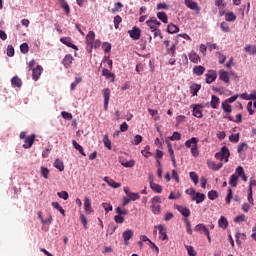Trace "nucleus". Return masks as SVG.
I'll return each instance as SVG.
<instances>
[{
    "mask_svg": "<svg viewBox=\"0 0 256 256\" xmlns=\"http://www.w3.org/2000/svg\"><path fill=\"white\" fill-rule=\"evenodd\" d=\"M184 3L188 9H191L192 11H196V13H201V7H199V4L193 0H184Z\"/></svg>",
    "mask_w": 256,
    "mask_h": 256,
    "instance_id": "3",
    "label": "nucleus"
},
{
    "mask_svg": "<svg viewBox=\"0 0 256 256\" xmlns=\"http://www.w3.org/2000/svg\"><path fill=\"white\" fill-rule=\"evenodd\" d=\"M220 29H222L224 33H229V31H231V29L229 28V24H227L226 22H222L220 24Z\"/></svg>",
    "mask_w": 256,
    "mask_h": 256,
    "instance_id": "60",
    "label": "nucleus"
},
{
    "mask_svg": "<svg viewBox=\"0 0 256 256\" xmlns=\"http://www.w3.org/2000/svg\"><path fill=\"white\" fill-rule=\"evenodd\" d=\"M102 49H103L104 53H111V43H109V42L103 43Z\"/></svg>",
    "mask_w": 256,
    "mask_h": 256,
    "instance_id": "57",
    "label": "nucleus"
},
{
    "mask_svg": "<svg viewBox=\"0 0 256 256\" xmlns=\"http://www.w3.org/2000/svg\"><path fill=\"white\" fill-rule=\"evenodd\" d=\"M224 119H229V121H233L234 123H241L243 121V115L237 114L236 119L234 120L233 116H231L230 114H225Z\"/></svg>",
    "mask_w": 256,
    "mask_h": 256,
    "instance_id": "28",
    "label": "nucleus"
},
{
    "mask_svg": "<svg viewBox=\"0 0 256 256\" xmlns=\"http://www.w3.org/2000/svg\"><path fill=\"white\" fill-rule=\"evenodd\" d=\"M185 249L189 256H197V252H195V248H193V246L186 245Z\"/></svg>",
    "mask_w": 256,
    "mask_h": 256,
    "instance_id": "49",
    "label": "nucleus"
},
{
    "mask_svg": "<svg viewBox=\"0 0 256 256\" xmlns=\"http://www.w3.org/2000/svg\"><path fill=\"white\" fill-rule=\"evenodd\" d=\"M74 58L71 56V54L66 55L64 59L62 60V64L66 69H69L71 65H73Z\"/></svg>",
    "mask_w": 256,
    "mask_h": 256,
    "instance_id": "16",
    "label": "nucleus"
},
{
    "mask_svg": "<svg viewBox=\"0 0 256 256\" xmlns=\"http://www.w3.org/2000/svg\"><path fill=\"white\" fill-rule=\"evenodd\" d=\"M61 43H63V45H66L67 47H70L71 49H75V51H77L79 48H77V46L75 44H72L71 42V38L69 37H62L60 39Z\"/></svg>",
    "mask_w": 256,
    "mask_h": 256,
    "instance_id": "17",
    "label": "nucleus"
},
{
    "mask_svg": "<svg viewBox=\"0 0 256 256\" xmlns=\"http://www.w3.org/2000/svg\"><path fill=\"white\" fill-rule=\"evenodd\" d=\"M61 115L63 117V119H68V121H71V119H73V114L66 112V111H62Z\"/></svg>",
    "mask_w": 256,
    "mask_h": 256,
    "instance_id": "64",
    "label": "nucleus"
},
{
    "mask_svg": "<svg viewBox=\"0 0 256 256\" xmlns=\"http://www.w3.org/2000/svg\"><path fill=\"white\" fill-rule=\"evenodd\" d=\"M146 24L148 25V27L151 30H153V29H157V27H159L161 25V22H159V20H157V18L152 17L146 21Z\"/></svg>",
    "mask_w": 256,
    "mask_h": 256,
    "instance_id": "12",
    "label": "nucleus"
},
{
    "mask_svg": "<svg viewBox=\"0 0 256 256\" xmlns=\"http://www.w3.org/2000/svg\"><path fill=\"white\" fill-rule=\"evenodd\" d=\"M238 179H239V176H237V174L231 175L229 179V185H231V187H237Z\"/></svg>",
    "mask_w": 256,
    "mask_h": 256,
    "instance_id": "44",
    "label": "nucleus"
},
{
    "mask_svg": "<svg viewBox=\"0 0 256 256\" xmlns=\"http://www.w3.org/2000/svg\"><path fill=\"white\" fill-rule=\"evenodd\" d=\"M191 143H193L192 147H191ZM185 147L190 149L191 155L193 157H199V138L192 137V138L188 139L185 142Z\"/></svg>",
    "mask_w": 256,
    "mask_h": 256,
    "instance_id": "1",
    "label": "nucleus"
},
{
    "mask_svg": "<svg viewBox=\"0 0 256 256\" xmlns=\"http://www.w3.org/2000/svg\"><path fill=\"white\" fill-rule=\"evenodd\" d=\"M157 17L162 23H168L169 22V17L167 16V13L165 12H158Z\"/></svg>",
    "mask_w": 256,
    "mask_h": 256,
    "instance_id": "40",
    "label": "nucleus"
},
{
    "mask_svg": "<svg viewBox=\"0 0 256 256\" xmlns=\"http://www.w3.org/2000/svg\"><path fill=\"white\" fill-rule=\"evenodd\" d=\"M95 41V32L94 31H89L88 34L86 35V45L87 49L91 46V44Z\"/></svg>",
    "mask_w": 256,
    "mask_h": 256,
    "instance_id": "19",
    "label": "nucleus"
},
{
    "mask_svg": "<svg viewBox=\"0 0 256 256\" xmlns=\"http://www.w3.org/2000/svg\"><path fill=\"white\" fill-rule=\"evenodd\" d=\"M104 181L107 183V185H109V187H112V189H119V187H121V183L115 182V180L109 178L108 176L104 178Z\"/></svg>",
    "mask_w": 256,
    "mask_h": 256,
    "instance_id": "15",
    "label": "nucleus"
},
{
    "mask_svg": "<svg viewBox=\"0 0 256 256\" xmlns=\"http://www.w3.org/2000/svg\"><path fill=\"white\" fill-rule=\"evenodd\" d=\"M239 133L237 134H232L229 136V141H231V143H239Z\"/></svg>",
    "mask_w": 256,
    "mask_h": 256,
    "instance_id": "54",
    "label": "nucleus"
},
{
    "mask_svg": "<svg viewBox=\"0 0 256 256\" xmlns=\"http://www.w3.org/2000/svg\"><path fill=\"white\" fill-rule=\"evenodd\" d=\"M224 113H226V115H229V113H231L233 111V108L231 107V105L226 102V100L224 102H222V105H221Z\"/></svg>",
    "mask_w": 256,
    "mask_h": 256,
    "instance_id": "36",
    "label": "nucleus"
},
{
    "mask_svg": "<svg viewBox=\"0 0 256 256\" xmlns=\"http://www.w3.org/2000/svg\"><path fill=\"white\" fill-rule=\"evenodd\" d=\"M72 145H73L74 149H76V151H79V153L83 155V157H87V154L83 150V146H81L75 140H72Z\"/></svg>",
    "mask_w": 256,
    "mask_h": 256,
    "instance_id": "32",
    "label": "nucleus"
},
{
    "mask_svg": "<svg viewBox=\"0 0 256 256\" xmlns=\"http://www.w3.org/2000/svg\"><path fill=\"white\" fill-rule=\"evenodd\" d=\"M248 201L250 205H255V203L253 202V187H251V185L249 186L248 190Z\"/></svg>",
    "mask_w": 256,
    "mask_h": 256,
    "instance_id": "52",
    "label": "nucleus"
},
{
    "mask_svg": "<svg viewBox=\"0 0 256 256\" xmlns=\"http://www.w3.org/2000/svg\"><path fill=\"white\" fill-rule=\"evenodd\" d=\"M150 189H152V191H154V193H162L163 191V187H161V185L150 181Z\"/></svg>",
    "mask_w": 256,
    "mask_h": 256,
    "instance_id": "31",
    "label": "nucleus"
},
{
    "mask_svg": "<svg viewBox=\"0 0 256 256\" xmlns=\"http://www.w3.org/2000/svg\"><path fill=\"white\" fill-rule=\"evenodd\" d=\"M192 107H193L192 113L194 117H197V119H201L203 117V110H201L203 109V106H201V104H194L192 105Z\"/></svg>",
    "mask_w": 256,
    "mask_h": 256,
    "instance_id": "8",
    "label": "nucleus"
},
{
    "mask_svg": "<svg viewBox=\"0 0 256 256\" xmlns=\"http://www.w3.org/2000/svg\"><path fill=\"white\" fill-rule=\"evenodd\" d=\"M201 91V84L193 83L190 86V93L192 94V97H197V93Z\"/></svg>",
    "mask_w": 256,
    "mask_h": 256,
    "instance_id": "23",
    "label": "nucleus"
},
{
    "mask_svg": "<svg viewBox=\"0 0 256 256\" xmlns=\"http://www.w3.org/2000/svg\"><path fill=\"white\" fill-rule=\"evenodd\" d=\"M166 53L175 57V55H177V42L174 43L170 48L166 49Z\"/></svg>",
    "mask_w": 256,
    "mask_h": 256,
    "instance_id": "41",
    "label": "nucleus"
},
{
    "mask_svg": "<svg viewBox=\"0 0 256 256\" xmlns=\"http://www.w3.org/2000/svg\"><path fill=\"white\" fill-rule=\"evenodd\" d=\"M229 157H231V152L227 146H223L219 152L215 154V158L219 161H225V163H229Z\"/></svg>",
    "mask_w": 256,
    "mask_h": 256,
    "instance_id": "2",
    "label": "nucleus"
},
{
    "mask_svg": "<svg viewBox=\"0 0 256 256\" xmlns=\"http://www.w3.org/2000/svg\"><path fill=\"white\" fill-rule=\"evenodd\" d=\"M128 33L131 39H133L134 41H139V39H141V29L135 26L132 28V30H129Z\"/></svg>",
    "mask_w": 256,
    "mask_h": 256,
    "instance_id": "7",
    "label": "nucleus"
},
{
    "mask_svg": "<svg viewBox=\"0 0 256 256\" xmlns=\"http://www.w3.org/2000/svg\"><path fill=\"white\" fill-rule=\"evenodd\" d=\"M190 179L193 181L194 185H197L199 183V176L197 175L196 172H190Z\"/></svg>",
    "mask_w": 256,
    "mask_h": 256,
    "instance_id": "51",
    "label": "nucleus"
},
{
    "mask_svg": "<svg viewBox=\"0 0 256 256\" xmlns=\"http://www.w3.org/2000/svg\"><path fill=\"white\" fill-rule=\"evenodd\" d=\"M58 197H60V199H64V201H67V199H69V193L67 191H61L57 193Z\"/></svg>",
    "mask_w": 256,
    "mask_h": 256,
    "instance_id": "58",
    "label": "nucleus"
},
{
    "mask_svg": "<svg viewBox=\"0 0 256 256\" xmlns=\"http://www.w3.org/2000/svg\"><path fill=\"white\" fill-rule=\"evenodd\" d=\"M99 47H101V40H94V42H92L89 46L88 49H90V53L93 49H99Z\"/></svg>",
    "mask_w": 256,
    "mask_h": 256,
    "instance_id": "47",
    "label": "nucleus"
},
{
    "mask_svg": "<svg viewBox=\"0 0 256 256\" xmlns=\"http://www.w3.org/2000/svg\"><path fill=\"white\" fill-rule=\"evenodd\" d=\"M102 76L106 77L111 83H115V73L109 71V69L103 68L102 69Z\"/></svg>",
    "mask_w": 256,
    "mask_h": 256,
    "instance_id": "11",
    "label": "nucleus"
},
{
    "mask_svg": "<svg viewBox=\"0 0 256 256\" xmlns=\"http://www.w3.org/2000/svg\"><path fill=\"white\" fill-rule=\"evenodd\" d=\"M150 149L151 146L146 145L144 149L141 151V154L143 155V157H146V159H149V157L153 156V153H151Z\"/></svg>",
    "mask_w": 256,
    "mask_h": 256,
    "instance_id": "37",
    "label": "nucleus"
},
{
    "mask_svg": "<svg viewBox=\"0 0 256 256\" xmlns=\"http://www.w3.org/2000/svg\"><path fill=\"white\" fill-rule=\"evenodd\" d=\"M192 201H196L198 205L199 203H203L205 201V194L196 192L194 196H192Z\"/></svg>",
    "mask_w": 256,
    "mask_h": 256,
    "instance_id": "22",
    "label": "nucleus"
},
{
    "mask_svg": "<svg viewBox=\"0 0 256 256\" xmlns=\"http://www.w3.org/2000/svg\"><path fill=\"white\" fill-rule=\"evenodd\" d=\"M175 209H177V211H179V213H181V215L183 217H190L191 216V210H189V208L185 207V206H181V205H176Z\"/></svg>",
    "mask_w": 256,
    "mask_h": 256,
    "instance_id": "10",
    "label": "nucleus"
},
{
    "mask_svg": "<svg viewBox=\"0 0 256 256\" xmlns=\"http://www.w3.org/2000/svg\"><path fill=\"white\" fill-rule=\"evenodd\" d=\"M60 3V7H62V9H64L66 15H69V13H71V8L69 7V4L67 3V1L65 0H58Z\"/></svg>",
    "mask_w": 256,
    "mask_h": 256,
    "instance_id": "35",
    "label": "nucleus"
},
{
    "mask_svg": "<svg viewBox=\"0 0 256 256\" xmlns=\"http://www.w3.org/2000/svg\"><path fill=\"white\" fill-rule=\"evenodd\" d=\"M102 95L104 97V109L107 111L109 108V99H111V90L109 88L103 89Z\"/></svg>",
    "mask_w": 256,
    "mask_h": 256,
    "instance_id": "5",
    "label": "nucleus"
},
{
    "mask_svg": "<svg viewBox=\"0 0 256 256\" xmlns=\"http://www.w3.org/2000/svg\"><path fill=\"white\" fill-rule=\"evenodd\" d=\"M41 73H43V67L41 65L36 66V68L32 69V79L33 81H39L41 77Z\"/></svg>",
    "mask_w": 256,
    "mask_h": 256,
    "instance_id": "9",
    "label": "nucleus"
},
{
    "mask_svg": "<svg viewBox=\"0 0 256 256\" xmlns=\"http://www.w3.org/2000/svg\"><path fill=\"white\" fill-rule=\"evenodd\" d=\"M128 197H130V201H137L141 199V196L139 195V193H135V192H131Z\"/></svg>",
    "mask_w": 256,
    "mask_h": 256,
    "instance_id": "61",
    "label": "nucleus"
},
{
    "mask_svg": "<svg viewBox=\"0 0 256 256\" xmlns=\"http://www.w3.org/2000/svg\"><path fill=\"white\" fill-rule=\"evenodd\" d=\"M192 71L194 75H196L197 77H201V75L205 73V67L202 65H197V66H194Z\"/></svg>",
    "mask_w": 256,
    "mask_h": 256,
    "instance_id": "25",
    "label": "nucleus"
},
{
    "mask_svg": "<svg viewBox=\"0 0 256 256\" xmlns=\"http://www.w3.org/2000/svg\"><path fill=\"white\" fill-rule=\"evenodd\" d=\"M20 51H21V53H24V54L29 53V44H27V43L21 44Z\"/></svg>",
    "mask_w": 256,
    "mask_h": 256,
    "instance_id": "62",
    "label": "nucleus"
},
{
    "mask_svg": "<svg viewBox=\"0 0 256 256\" xmlns=\"http://www.w3.org/2000/svg\"><path fill=\"white\" fill-rule=\"evenodd\" d=\"M84 210L86 213H93V210L91 209V200L89 197L84 198Z\"/></svg>",
    "mask_w": 256,
    "mask_h": 256,
    "instance_id": "34",
    "label": "nucleus"
},
{
    "mask_svg": "<svg viewBox=\"0 0 256 256\" xmlns=\"http://www.w3.org/2000/svg\"><path fill=\"white\" fill-rule=\"evenodd\" d=\"M35 134H32L30 136H27L24 139L23 149H31L33 147V143H35Z\"/></svg>",
    "mask_w": 256,
    "mask_h": 256,
    "instance_id": "6",
    "label": "nucleus"
},
{
    "mask_svg": "<svg viewBox=\"0 0 256 256\" xmlns=\"http://www.w3.org/2000/svg\"><path fill=\"white\" fill-rule=\"evenodd\" d=\"M237 19V16H235V13L233 12H227L226 15H225V20L226 21H235Z\"/></svg>",
    "mask_w": 256,
    "mask_h": 256,
    "instance_id": "48",
    "label": "nucleus"
},
{
    "mask_svg": "<svg viewBox=\"0 0 256 256\" xmlns=\"http://www.w3.org/2000/svg\"><path fill=\"white\" fill-rule=\"evenodd\" d=\"M167 32L173 35V33H179V28L175 24H169L167 26Z\"/></svg>",
    "mask_w": 256,
    "mask_h": 256,
    "instance_id": "42",
    "label": "nucleus"
},
{
    "mask_svg": "<svg viewBox=\"0 0 256 256\" xmlns=\"http://www.w3.org/2000/svg\"><path fill=\"white\" fill-rule=\"evenodd\" d=\"M219 79L220 81H223L224 83H230L229 80V72L225 70H219Z\"/></svg>",
    "mask_w": 256,
    "mask_h": 256,
    "instance_id": "21",
    "label": "nucleus"
},
{
    "mask_svg": "<svg viewBox=\"0 0 256 256\" xmlns=\"http://www.w3.org/2000/svg\"><path fill=\"white\" fill-rule=\"evenodd\" d=\"M189 57V60L191 61V63H201V57H199V54L198 53H195V52H190V54L188 55Z\"/></svg>",
    "mask_w": 256,
    "mask_h": 256,
    "instance_id": "26",
    "label": "nucleus"
},
{
    "mask_svg": "<svg viewBox=\"0 0 256 256\" xmlns=\"http://www.w3.org/2000/svg\"><path fill=\"white\" fill-rule=\"evenodd\" d=\"M115 212L120 215L121 217H123V215H128L129 214V210L127 209H121V207H117L115 209Z\"/></svg>",
    "mask_w": 256,
    "mask_h": 256,
    "instance_id": "53",
    "label": "nucleus"
},
{
    "mask_svg": "<svg viewBox=\"0 0 256 256\" xmlns=\"http://www.w3.org/2000/svg\"><path fill=\"white\" fill-rule=\"evenodd\" d=\"M208 168L211 169L212 171H219L223 167V163H215L214 161H208L207 162Z\"/></svg>",
    "mask_w": 256,
    "mask_h": 256,
    "instance_id": "20",
    "label": "nucleus"
},
{
    "mask_svg": "<svg viewBox=\"0 0 256 256\" xmlns=\"http://www.w3.org/2000/svg\"><path fill=\"white\" fill-rule=\"evenodd\" d=\"M119 163H121V165L123 167H127V168L135 167V160L127 161L124 158L120 157L119 158Z\"/></svg>",
    "mask_w": 256,
    "mask_h": 256,
    "instance_id": "27",
    "label": "nucleus"
},
{
    "mask_svg": "<svg viewBox=\"0 0 256 256\" xmlns=\"http://www.w3.org/2000/svg\"><path fill=\"white\" fill-rule=\"evenodd\" d=\"M219 197V193L215 190H211L208 192V199H210V201H215V199H217Z\"/></svg>",
    "mask_w": 256,
    "mask_h": 256,
    "instance_id": "46",
    "label": "nucleus"
},
{
    "mask_svg": "<svg viewBox=\"0 0 256 256\" xmlns=\"http://www.w3.org/2000/svg\"><path fill=\"white\" fill-rule=\"evenodd\" d=\"M205 77H206V83L208 85H211V83H214V81H217V71L209 70L208 73L205 74Z\"/></svg>",
    "mask_w": 256,
    "mask_h": 256,
    "instance_id": "4",
    "label": "nucleus"
},
{
    "mask_svg": "<svg viewBox=\"0 0 256 256\" xmlns=\"http://www.w3.org/2000/svg\"><path fill=\"white\" fill-rule=\"evenodd\" d=\"M123 21V18L121 16L117 15L114 17V27L115 29H119V24Z\"/></svg>",
    "mask_w": 256,
    "mask_h": 256,
    "instance_id": "56",
    "label": "nucleus"
},
{
    "mask_svg": "<svg viewBox=\"0 0 256 256\" xmlns=\"http://www.w3.org/2000/svg\"><path fill=\"white\" fill-rule=\"evenodd\" d=\"M218 227H220L221 229H227V227H229V222L227 221V218H225V216H221L218 220Z\"/></svg>",
    "mask_w": 256,
    "mask_h": 256,
    "instance_id": "30",
    "label": "nucleus"
},
{
    "mask_svg": "<svg viewBox=\"0 0 256 256\" xmlns=\"http://www.w3.org/2000/svg\"><path fill=\"white\" fill-rule=\"evenodd\" d=\"M156 227L159 230V234L161 235L160 236L161 240L167 241V239H169V236H167V228L161 224Z\"/></svg>",
    "mask_w": 256,
    "mask_h": 256,
    "instance_id": "13",
    "label": "nucleus"
},
{
    "mask_svg": "<svg viewBox=\"0 0 256 256\" xmlns=\"http://www.w3.org/2000/svg\"><path fill=\"white\" fill-rule=\"evenodd\" d=\"M52 207H54V209L59 211V213H61V215L65 217V209H63V207L59 204V202H52Z\"/></svg>",
    "mask_w": 256,
    "mask_h": 256,
    "instance_id": "43",
    "label": "nucleus"
},
{
    "mask_svg": "<svg viewBox=\"0 0 256 256\" xmlns=\"http://www.w3.org/2000/svg\"><path fill=\"white\" fill-rule=\"evenodd\" d=\"M103 143H104V147H106V149H109V151H111V140H109V136L107 135L104 136Z\"/></svg>",
    "mask_w": 256,
    "mask_h": 256,
    "instance_id": "50",
    "label": "nucleus"
},
{
    "mask_svg": "<svg viewBox=\"0 0 256 256\" xmlns=\"http://www.w3.org/2000/svg\"><path fill=\"white\" fill-rule=\"evenodd\" d=\"M41 175L44 177V179H49V170L46 167H41L40 168Z\"/></svg>",
    "mask_w": 256,
    "mask_h": 256,
    "instance_id": "55",
    "label": "nucleus"
},
{
    "mask_svg": "<svg viewBox=\"0 0 256 256\" xmlns=\"http://www.w3.org/2000/svg\"><path fill=\"white\" fill-rule=\"evenodd\" d=\"M124 239V245H129V240L133 238V230L128 229L122 233Z\"/></svg>",
    "mask_w": 256,
    "mask_h": 256,
    "instance_id": "14",
    "label": "nucleus"
},
{
    "mask_svg": "<svg viewBox=\"0 0 256 256\" xmlns=\"http://www.w3.org/2000/svg\"><path fill=\"white\" fill-rule=\"evenodd\" d=\"M151 210L154 215H160L161 214V205L159 204H152Z\"/></svg>",
    "mask_w": 256,
    "mask_h": 256,
    "instance_id": "45",
    "label": "nucleus"
},
{
    "mask_svg": "<svg viewBox=\"0 0 256 256\" xmlns=\"http://www.w3.org/2000/svg\"><path fill=\"white\" fill-rule=\"evenodd\" d=\"M244 51L246 53H248V55H256V46L255 45H251V44H247L245 47H244Z\"/></svg>",
    "mask_w": 256,
    "mask_h": 256,
    "instance_id": "33",
    "label": "nucleus"
},
{
    "mask_svg": "<svg viewBox=\"0 0 256 256\" xmlns=\"http://www.w3.org/2000/svg\"><path fill=\"white\" fill-rule=\"evenodd\" d=\"M167 147H168V153L171 157V161L173 163V166L177 167V161L175 160V152L173 151V147L171 146L170 142L167 143Z\"/></svg>",
    "mask_w": 256,
    "mask_h": 256,
    "instance_id": "24",
    "label": "nucleus"
},
{
    "mask_svg": "<svg viewBox=\"0 0 256 256\" xmlns=\"http://www.w3.org/2000/svg\"><path fill=\"white\" fill-rule=\"evenodd\" d=\"M54 167L58 169V171H65V165L63 164V161L60 159H56L54 161Z\"/></svg>",
    "mask_w": 256,
    "mask_h": 256,
    "instance_id": "39",
    "label": "nucleus"
},
{
    "mask_svg": "<svg viewBox=\"0 0 256 256\" xmlns=\"http://www.w3.org/2000/svg\"><path fill=\"white\" fill-rule=\"evenodd\" d=\"M210 105L212 109H219V97H217L216 95H212Z\"/></svg>",
    "mask_w": 256,
    "mask_h": 256,
    "instance_id": "38",
    "label": "nucleus"
},
{
    "mask_svg": "<svg viewBox=\"0 0 256 256\" xmlns=\"http://www.w3.org/2000/svg\"><path fill=\"white\" fill-rule=\"evenodd\" d=\"M11 85H12V87L21 88L22 85H23V81L21 80V78H19V76H14V77L11 79Z\"/></svg>",
    "mask_w": 256,
    "mask_h": 256,
    "instance_id": "29",
    "label": "nucleus"
},
{
    "mask_svg": "<svg viewBox=\"0 0 256 256\" xmlns=\"http://www.w3.org/2000/svg\"><path fill=\"white\" fill-rule=\"evenodd\" d=\"M7 55H8V57H13L15 55V48H13L12 45H8Z\"/></svg>",
    "mask_w": 256,
    "mask_h": 256,
    "instance_id": "63",
    "label": "nucleus"
},
{
    "mask_svg": "<svg viewBox=\"0 0 256 256\" xmlns=\"http://www.w3.org/2000/svg\"><path fill=\"white\" fill-rule=\"evenodd\" d=\"M197 233H204V235H209V228L205 224H198L194 229Z\"/></svg>",
    "mask_w": 256,
    "mask_h": 256,
    "instance_id": "18",
    "label": "nucleus"
},
{
    "mask_svg": "<svg viewBox=\"0 0 256 256\" xmlns=\"http://www.w3.org/2000/svg\"><path fill=\"white\" fill-rule=\"evenodd\" d=\"M170 141H181V133L173 132L172 136L170 137Z\"/></svg>",
    "mask_w": 256,
    "mask_h": 256,
    "instance_id": "59",
    "label": "nucleus"
}]
</instances>
